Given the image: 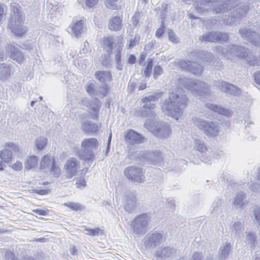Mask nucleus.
<instances>
[{
  "label": "nucleus",
  "instance_id": "obj_1",
  "mask_svg": "<svg viewBox=\"0 0 260 260\" xmlns=\"http://www.w3.org/2000/svg\"><path fill=\"white\" fill-rule=\"evenodd\" d=\"M232 4L225 2L223 4L216 6L213 11L214 13L221 15L226 25H231L245 17L249 9L248 6L243 5L232 11Z\"/></svg>",
  "mask_w": 260,
  "mask_h": 260
},
{
  "label": "nucleus",
  "instance_id": "obj_2",
  "mask_svg": "<svg viewBox=\"0 0 260 260\" xmlns=\"http://www.w3.org/2000/svg\"><path fill=\"white\" fill-rule=\"evenodd\" d=\"M182 85L190 91L196 96H204L209 93V86L208 84L200 80H193L189 79H183L180 77V86ZM181 88L180 87V93ZM188 99L185 94L180 95V117L182 114L181 110L186 107Z\"/></svg>",
  "mask_w": 260,
  "mask_h": 260
},
{
  "label": "nucleus",
  "instance_id": "obj_3",
  "mask_svg": "<svg viewBox=\"0 0 260 260\" xmlns=\"http://www.w3.org/2000/svg\"><path fill=\"white\" fill-rule=\"evenodd\" d=\"M161 110L165 114L179 119V93L178 91L172 92L169 98L165 99L161 105Z\"/></svg>",
  "mask_w": 260,
  "mask_h": 260
},
{
  "label": "nucleus",
  "instance_id": "obj_4",
  "mask_svg": "<svg viewBox=\"0 0 260 260\" xmlns=\"http://www.w3.org/2000/svg\"><path fill=\"white\" fill-rule=\"evenodd\" d=\"M99 146V142L94 138L85 139L81 143L82 149L78 152V155L81 159L84 161H92L94 154L93 150H96Z\"/></svg>",
  "mask_w": 260,
  "mask_h": 260
},
{
  "label": "nucleus",
  "instance_id": "obj_5",
  "mask_svg": "<svg viewBox=\"0 0 260 260\" xmlns=\"http://www.w3.org/2000/svg\"><path fill=\"white\" fill-rule=\"evenodd\" d=\"M162 95L161 92L155 93L151 95L146 96L142 99L141 101L144 104L137 111V114L142 117H153L154 115L153 110L155 108V104Z\"/></svg>",
  "mask_w": 260,
  "mask_h": 260
},
{
  "label": "nucleus",
  "instance_id": "obj_6",
  "mask_svg": "<svg viewBox=\"0 0 260 260\" xmlns=\"http://www.w3.org/2000/svg\"><path fill=\"white\" fill-rule=\"evenodd\" d=\"M24 16L20 13L17 8H13V14L11 15L9 27L11 31L16 36L21 37L27 31L26 26H23Z\"/></svg>",
  "mask_w": 260,
  "mask_h": 260
},
{
  "label": "nucleus",
  "instance_id": "obj_7",
  "mask_svg": "<svg viewBox=\"0 0 260 260\" xmlns=\"http://www.w3.org/2000/svg\"><path fill=\"white\" fill-rule=\"evenodd\" d=\"M194 123L199 129L208 137H215L218 134L219 126L216 122L201 118H196Z\"/></svg>",
  "mask_w": 260,
  "mask_h": 260
},
{
  "label": "nucleus",
  "instance_id": "obj_8",
  "mask_svg": "<svg viewBox=\"0 0 260 260\" xmlns=\"http://www.w3.org/2000/svg\"><path fill=\"white\" fill-rule=\"evenodd\" d=\"M218 49L221 52L222 55L226 57L233 55L242 59L245 58L249 51L248 48L244 46L234 44L229 45L226 47L220 46Z\"/></svg>",
  "mask_w": 260,
  "mask_h": 260
},
{
  "label": "nucleus",
  "instance_id": "obj_9",
  "mask_svg": "<svg viewBox=\"0 0 260 260\" xmlns=\"http://www.w3.org/2000/svg\"><path fill=\"white\" fill-rule=\"evenodd\" d=\"M166 238L162 234L158 232L150 233L147 234L143 239V242L145 248L152 250L158 248L163 244Z\"/></svg>",
  "mask_w": 260,
  "mask_h": 260
},
{
  "label": "nucleus",
  "instance_id": "obj_10",
  "mask_svg": "<svg viewBox=\"0 0 260 260\" xmlns=\"http://www.w3.org/2000/svg\"><path fill=\"white\" fill-rule=\"evenodd\" d=\"M125 177L134 182L142 183L145 181L144 173L142 168L137 166H130L125 169Z\"/></svg>",
  "mask_w": 260,
  "mask_h": 260
},
{
  "label": "nucleus",
  "instance_id": "obj_11",
  "mask_svg": "<svg viewBox=\"0 0 260 260\" xmlns=\"http://www.w3.org/2000/svg\"><path fill=\"white\" fill-rule=\"evenodd\" d=\"M199 40L202 42H225L229 40V35L225 32L209 31L201 36Z\"/></svg>",
  "mask_w": 260,
  "mask_h": 260
},
{
  "label": "nucleus",
  "instance_id": "obj_12",
  "mask_svg": "<svg viewBox=\"0 0 260 260\" xmlns=\"http://www.w3.org/2000/svg\"><path fill=\"white\" fill-rule=\"evenodd\" d=\"M148 216L147 214L137 216L131 223L133 232L137 235L143 234L148 225Z\"/></svg>",
  "mask_w": 260,
  "mask_h": 260
},
{
  "label": "nucleus",
  "instance_id": "obj_13",
  "mask_svg": "<svg viewBox=\"0 0 260 260\" xmlns=\"http://www.w3.org/2000/svg\"><path fill=\"white\" fill-rule=\"evenodd\" d=\"M239 33L244 40L260 48V35L255 31L243 27L239 29Z\"/></svg>",
  "mask_w": 260,
  "mask_h": 260
},
{
  "label": "nucleus",
  "instance_id": "obj_14",
  "mask_svg": "<svg viewBox=\"0 0 260 260\" xmlns=\"http://www.w3.org/2000/svg\"><path fill=\"white\" fill-rule=\"evenodd\" d=\"M216 86L220 91L230 95L237 96L241 93L239 87L225 81H218L216 82Z\"/></svg>",
  "mask_w": 260,
  "mask_h": 260
},
{
  "label": "nucleus",
  "instance_id": "obj_15",
  "mask_svg": "<svg viewBox=\"0 0 260 260\" xmlns=\"http://www.w3.org/2000/svg\"><path fill=\"white\" fill-rule=\"evenodd\" d=\"M180 68L190 72L195 76L201 75L203 71V67L200 64L190 61L180 60Z\"/></svg>",
  "mask_w": 260,
  "mask_h": 260
},
{
  "label": "nucleus",
  "instance_id": "obj_16",
  "mask_svg": "<svg viewBox=\"0 0 260 260\" xmlns=\"http://www.w3.org/2000/svg\"><path fill=\"white\" fill-rule=\"evenodd\" d=\"M176 254V249L170 246H166L163 248L159 247L154 252V255L157 260L172 258Z\"/></svg>",
  "mask_w": 260,
  "mask_h": 260
},
{
  "label": "nucleus",
  "instance_id": "obj_17",
  "mask_svg": "<svg viewBox=\"0 0 260 260\" xmlns=\"http://www.w3.org/2000/svg\"><path fill=\"white\" fill-rule=\"evenodd\" d=\"M135 155L138 157L140 160L143 159L151 161L154 164H156L162 159L160 153L158 151H136Z\"/></svg>",
  "mask_w": 260,
  "mask_h": 260
},
{
  "label": "nucleus",
  "instance_id": "obj_18",
  "mask_svg": "<svg viewBox=\"0 0 260 260\" xmlns=\"http://www.w3.org/2000/svg\"><path fill=\"white\" fill-rule=\"evenodd\" d=\"M82 103L88 108L91 118L94 120L97 119L100 108V101L96 98L91 101L84 99L82 101Z\"/></svg>",
  "mask_w": 260,
  "mask_h": 260
},
{
  "label": "nucleus",
  "instance_id": "obj_19",
  "mask_svg": "<svg viewBox=\"0 0 260 260\" xmlns=\"http://www.w3.org/2000/svg\"><path fill=\"white\" fill-rule=\"evenodd\" d=\"M221 2H223L222 4L225 2L230 3L229 0H198L196 1L194 6L197 11L201 14L208 11L214 4Z\"/></svg>",
  "mask_w": 260,
  "mask_h": 260
},
{
  "label": "nucleus",
  "instance_id": "obj_20",
  "mask_svg": "<svg viewBox=\"0 0 260 260\" xmlns=\"http://www.w3.org/2000/svg\"><path fill=\"white\" fill-rule=\"evenodd\" d=\"M79 168V161L75 158H69L65 165L67 178L70 179L75 176L77 173Z\"/></svg>",
  "mask_w": 260,
  "mask_h": 260
},
{
  "label": "nucleus",
  "instance_id": "obj_21",
  "mask_svg": "<svg viewBox=\"0 0 260 260\" xmlns=\"http://www.w3.org/2000/svg\"><path fill=\"white\" fill-rule=\"evenodd\" d=\"M153 135L158 138L168 137L171 133L170 126L164 122L158 123L152 131Z\"/></svg>",
  "mask_w": 260,
  "mask_h": 260
},
{
  "label": "nucleus",
  "instance_id": "obj_22",
  "mask_svg": "<svg viewBox=\"0 0 260 260\" xmlns=\"http://www.w3.org/2000/svg\"><path fill=\"white\" fill-rule=\"evenodd\" d=\"M7 52L9 57L18 63H21L24 60V55L19 49L12 44L7 46Z\"/></svg>",
  "mask_w": 260,
  "mask_h": 260
},
{
  "label": "nucleus",
  "instance_id": "obj_23",
  "mask_svg": "<svg viewBox=\"0 0 260 260\" xmlns=\"http://www.w3.org/2000/svg\"><path fill=\"white\" fill-rule=\"evenodd\" d=\"M125 140L131 145L140 144L144 142L143 136L133 129H129L125 135Z\"/></svg>",
  "mask_w": 260,
  "mask_h": 260
},
{
  "label": "nucleus",
  "instance_id": "obj_24",
  "mask_svg": "<svg viewBox=\"0 0 260 260\" xmlns=\"http://www.w3.org/2000/svg\"><path fill=\"white\" fill-rule=\"evenodd\" d=\"M190 55L194 58H197L199 60L206 62L209 64H212L213 59L212 54L201 50H194L191 52Z\"/></svg>",
  "mask_w": 260,
  "mask_h": 260
},
{
  "label": "nucleus",
  "instance_id": "obj_25",
  "mask_svg": "<svg viewBox=\"0 0 260 260\" xmlns=\"http://www.w3.org/2000/svg\"><path fill=\"white\" fill-rule=\"evenodd\" d=\"M82 20H77L73 22V24L68 27V32L76 37H78L83 29Z\"/></svg>",
  "mask_w": 260,
  "mask_h": 260
},
{
  "label": "nucleus",
  "instance_id": "obj_26",
  "mask_svg": "<svg viewBox=\"0 0 260 260\" xmlns=\"http://www.w3.org/2000/svg\"><path fill=\"white\" fill-rule=\"evenodd\" d=\"M206 107L214 112L217 113L219 114L225 116L226 117H230L232 115V112L230 110L217 105L207 103L206 105Z\"/></svg>",
  "mask_w": 260,
  "mask_h": 260
},
{
  "label": "nucleus",
  "instance_id": "obj_27",
  "mask_svg": "<svg viewBox=\"0 0 260 260\" xmlns=\"http://www.w3.org/2000/svg\"><path fill=\"white\" fill-rule=\"evenodd\" d=\"M100 125L91 121L86 120L81 123V129L85 133H93L98 131Z\"/></svg>",
  "mask_w": 260,
  "mask_h": 260
},
{
  "label": "nucleus",
  "instance_id": "obj_28",
  "mask_svg": "<svg viewBox=\"0 0 260 260\" xmlns=\"http://www.w3.org/2000/svg\"><path fill=\"white\" fill-rule=\"evenodd\" d=\"M137 204L135 197L132 193H129L126 197L124 209L128 213L135 212Z\"/></svg>",
  "mask_w": 260,
  "mask_h": 260
},
{
  "label": "nucleus",
  "instance_id": "obj_29",
  "mask_svg": "<svg viewBox=\"0 0 260 260\" xmlns=\"http://www.w3.org/2000/svg\"><path fill=\"white\" fill-rule=\"evenodd\" d=\"M10 66L6 63H0V80H7L11 76Z\"/></svg>",
  "mask_w": 260,
  "mask_h": 260
},
{
  "label": "nucleus",
  "instance_id": "obj_30",
  "mask_svg": "<svg viewBox=\"0 0 260 260\" xmlns=\"http://www.w3.org/2000/svg\"><path fill=\"white\" fill-rule=\"evenodd\" d=\"M246 194L243 191L237 193L233 199V204L236 207L241 208L246 202Z\"/></svg>",
  "mask_w": 260,
  "mask_h": 260
},
{
  "label": "nucleus",
  "instance_id": "obj_31",
  "mask_svg": "<svg viewBox=\"0 0 260 260\" xmlns=\"http://www.w3.org/2000/svg\"><path fill=\"white\" fill-rule=\"evenodd\" d=\"M194 149L202 154H207L208 151V147L205 142L202 139H197L194 141Z\"/></svg>",
  "mask_w": 260,
  "mask_h": 260
},
{
  "label": "nucleus",
  "instance_id": "obj_32",
  "mask_svg": "<svg viewBox=\"0 0 260 260\" xmlns=\"http://www.w3.org/2000/svg\"><path fill=\"white\" fill-rule=\"evenodd\" d=\"M231 250L232 248L230 243H225L224 245L221 246L219 251V259L225 260L229 256Z\"/></svg>",
  "mask_w": 260,
  "mask_h": 260
},
{
  "label": "nucleus",
  "instance_id": "obj_33",
  "mask_svg": "<svg viewBox=\"0 0 260 260\" xmlns=\"http://www.w3.org/2000/svg\"><path fill=\"white\" fill-rule=\"evenodd\" d=\"M25 168L27 170H36L37 168H39L37 156L32 155L28 157L25 164Z\"/></svg>",
  "mask_w": 260,
  "mask_h": 260
},
{
  "label": "nucleus",
  "instance_id": "obj_34",
  "mask_svg": "<svg viewBox=\"0 0 260 260\" xmlns=\"http://www.w3.org/2000/svg\"><path fill=\"white\" fill-rule=\"evenodd\" d=\"M95 75L96 78L103 83L110 82L112 79L110 73L107 71H98L95 73Z\"/></svg>",
  "mask_w": 260,
  "mask_h": 260
},
{
  "label": "nucleus",
  "instance_id": "obj_35",
  "mask_svg": "<svg viewBox=\"0 0 260 260\" xmlns=\"http://www.w3.org/2000/svg\"><path fill=\"white\" fill-rule=\"evenodd\" d=\"M54 161V159L50 155H46L44 156L41 159L39 169L44 170L48 169Z\"/></svg>",
  "mask_w": 260,
  "mask_h": 260
},
{
  "label": "nucleus",
  "instance_id": "obj_36",
  "mask_svg": "<svg viewBox=\"0 0 260 260\" xmlns=\"http://www.w3.org/2000/svg\"><path fill=\"white\" fill-rule=\"evenodd\" d=\"M244 59H245L247 63L250 66H260V58L251 53L249 50L248 51L247 55Z\"/></svg>",
  "mask_w": 260,
  "mask_h": 260
},
{
  "label": "nucleus",
  "instance_id": "obj_37",
  "mask_svg": "<svg viewBox=\"0 0 260 260\" xmlns=\"http://www.w3.org/2000/svg\"><path fill=\"white\" fill-rule=\"evenodd\" d=\"M109 28L110 29L118 31L121 28V20L119 16L113 17L109 22Z\"/></svg>",
  "mask_w": 260,
  "mask_h": 260
},
{
  "label": "nucleus",
  "instance_id": "obj_38",
  "mask_svg": "<svg viewBox=\"0 0 260 260\" xmlns=\"http://www.w3.org/2000/svg\"><path fill=\"white\" fill-rule=\"evenodd\" d=\"M162 8L161 11V19H162L161 26L159 28H158L157 29L156 33H155L156 36L158 38H160L162 37L163 34L164 33L165 22H164V21L163 19H165V18H166L165 13L167 9L166 5H165V6L162 5Z\"/></svg>",
  "mask_w": 260,
  "mask_h": 260
},
{
  "label": "nucleus",
  "instance_id": "obj_39",
  "mask_svg": "<svg viewBox=\"0 0 260 260\" xmlns=\"http://www.w3.org/2000/svg\"><path fill=\"white\" fill-rule=\"evenodd\" d=\"M123 45H122V43H117L116 45L117 47V52L115 54V61L117 64V69L118 70H121L123 67V63H122L121 61V50L122 48Z\"/></svg>",
  "mask_w": 260,
  "mask_h": 260
},
{
  "label": "nucleus",
  "instance_id": "obj_40",
  "mask_svg": "<svg viewBox=\"0 0 260 260\" xmlns=\"http://www.w3.org/2000/svg\"><path fill=\"white\" fill-rule=\"evenodd\" d=\"M190 260H215L214 254L209 253L206 255H203L202 252H194Z\"/></svg>",
  "mask_w": 260,
  "mask_h": 260
},
{
  "label": "nucleus",
  "instance_id": "obj_41",
  "mask_svg": "<svg viewBox=\"0 0 260 260\" xmlns=\"http://www.w3.org/2000/svg\"><path fill=\"white\" fill-rule=\"evenodd\" d=\"M0 157L5 162H10L12 158V151L6 147L5 149L0 151Z\"/></svg>",
  "mask_w": 260,
  "mask_h": 260
},
{
  "label": "nucleus",
  "instance_id": "obj_42",
  "mask_svg": "<svg viewBox=\"0 0 260 260\" xmlns=\"http://www.w3.org/2000/svg\"><path fill=\"white\" fill-rule=\"evenodd\" d=\"M115 42V39L113 37L105 38L103 41L104 48H106V51L110 53L112 51L113 45Z\"/></svg>",
  "mask_w": 260,
  "mask_h": 260
},
{
  "label": "nucleus",
  "instance_id": "obj_43",
  "mask_svg": "<svg viewBox=\"0 0 260 260\" xmlns=\"http://www.w3.org/2000/svg\"><path fill=\"white\" fill-rule=\"evenodd\" d=\"M108 91V87L107 84L103 83L102 85L96 89L95 95H98L100 98H104L106 95Z\"/></svg>",
  "mask_w": 260,
  "mask_h": 260
},
{
  "label": "nucleus",
  "instance_id": "obj_44",
  "mask_svg": "<svg viewBox=\"0 0 260 260\" xmlns=\"http://www.w3.org/2000/svg\"><path fill=\"white\" fill-rule=\"evenodd\" d=\"M47 143V139L44 137H40L35 141V146L39 150H43Z\"/></svg>",
  "mask_w": 260,
  "mask_h": 260
},
{
  "label": "nucleus",
  "instance_id": "obj_45",
  "mask_svg": "<svg viewBox=\"0 0 260 260\" xmlns=\"http://www.w3.org/2000/svg\"><path fill=\"white\" fill-rule=\"evenodd\" d=\"M235 231V234L239 237L242 235L244 232V224L240 221L235 222L233 225Z\"/></svg>",
  "mask_w": 260,
  "mask_h": 260
},
{
  "label": "nucleus",
  "instance_id": "obj_46",
  "mask_svg": "<svg viewBox=\"0 0 260 260\" xmlns=\"http://www.w3.org/2000/svg\"><path fill=\"white\" fill-rule=\"evenodd\" d=\"M221 212V201L219 199H216L212 204V213L218 214Z\"/></svg>",
  "mask_w": 260,
  "mask_h": 260
},
{
  "label": "nucleus",
  "instance_id": "obj_47",
  "mask_svg": "<svg viewBox=\"0 0 260 260\" xmlns=\"http://www.w3.org/2000/svg\"><path fill=\"white\" fill-rule=\"evenodd\" d=\"M153 66V60L151 58H149L147 61V66L144 70L143 76L146 78H149L150 77L152 69Z\"/></svg>",
  "mask_w": 260,
  "mask_h": 260
},
{
  "label": "nucleus",
  "instance_id": "obj_48",
  "mask_svg": "<svg viewBox=\"0 0 260 260\" xmlns=\"http://www.w3.org/2000/svg\"><path fill=\"white\" fill-rule=\"evenodd\" d=\"M246 240L251 244V247L255 246V243L256 239V235L252 232H246Z\"/></svg>",
  "mask_w": 260,
  "mask_h": 260
},
{
  "label": "nucleus",
  "instance_id": "obj_49",
  "mask_svg": "<svg viewBox=\"0 0 260 260\" xmlns=\"http://www.w3.org/2000/svg\"><path fill=\"white\" fill-rule=\"evenodd\" d=\"M64 205L74 211H81L83 209L82 206L80 204L78 203L71 202L65 203Z\"/></svg>",
  "mask_w": 260,
  "mask_h": 260
},
{
  "label": "nucleus",
  "instance_id": "obj_50",
  "mask_svg": "<svg viewBox=\"0 0 260 260\" xmlns=\"http://www.w3.org/2000/svg\"><path fill=\"white\" fill-rule=\"evenodd\" d=\"M119 0H106L105 5L108 8L116 9L117 8V2Z\"/></svg>",
  "mask_w": 260,
  "mask_h": 260
},
{
  "label": "nucleus",
  "instance_id": "obj_51",
  "mask_svg": "<svg viewBox=\"0 0 260 260\" xmlns=\"http://www.w3.org/2000/svg\"><path fill=\"white\" fill-rule=\"evenodd\" d=\"M61 170L60 168L56 165L55 161H54L51 167V173L56 176H59Z\"/></svg>",
  "mask_w": 260,
  "mask_h": 260
},
{
  "label": "nucleus",
  "instance_id": "obj_52",
  "mask_svg": "<svg viewBox=\"0 0 260 260\" xmlns=\"http://www.w3.org/2000/svg\"><path fill=\"white\" fill-rule=\"evenodd\" d=\"M85 231H86L85 234L92 236H98L101 231V229L98 228L93 229L87 228L85 229Z\"/></svg>",
  "mask_w": 260,
  "mask_h": 260
},
{
  "label": "nucleus",
  "instance_id": "obj_53",
  "mask_svg": "<svg viewBox=\"0 0 260 260\" xmlns=\"http://www.w3.org/2000/svg\"><path fill=\"white\" fill-rule=\"evenodd\" d=\"M163 73L162 68L159 66L154 67L153 69V78L157 79L158 77Z\"/></svg>",
  "mask_w": 260,
  "mask_h": 260
},
{
  "label": "nucleus",
  "instance_id": "obj_54",
  "mask_svg": "<svg viewBox=\"0 0 260 260\" xmlns=\"http://www.w3.org/2000/svg\"><path fill=\"white\" fill-rule=\"evenodd\" d=\"M86 91L90 95H95L96 89L94 88V84L92 83L87 84Z\"/></svg>",
  "mask_w": 260,
  "mask_h": 260
},
{
  "label": "nucleus",
  "instance_id": "obj_55",
  "mask_svg": "<svg viewBox=\"0 0 260 260\" xmlns=\"http://www.w3.org/2000/svg\"><path fill=\"white\" fill-rule=\"evenodd\" d=\"M254 217L257 223L260 228V208H255L254 210Z\"/></svg>",
  "mask_w": 260,
  "mask_h": 260
},
{
  "label": "nucleus",
  "instance_id": "obj_56",
  "mask_svg": "<svg viewBox=\"0 0 260 260\" xmlns=\"http://www.w3.org/2000/svg\"><path fill=\"white\" fill-rule=\"evenodd\" d=\"M6 147L10 148L13 152H18L19 150L18 146L14 143H9L6 145Z\"/></svg>",
  "mask_w": 260,
  "mask_h": 260
},
{
  "label": "nucleus",
  "instance_id": "obj_57",
  "mask_svg": "<svg viewBox=\"0 0 260 260\" xmlns=\"http://www.w3.org/2000/svg\"><path fill=\"white\" fill-rule=\"evenodd\" d=\"M169 39V40L173 43H177V37L176 36L175 33L172 30H169L168 31Z\"/></svg>",
  "mask_w": 260,
  "mask_h": 260
},
{
  "label": "nucleus",
  "instance_id": "obj_58",
  "mask_svg": "<svg viewBox=\"0 0 260 260\" xmlns=\"http://www.w3.org/2000/svg\"><path fill=\"white\" fill-rule=\"evenodd\" d=\"M11 167L13 170L19 171L22 169V164L19 161H17L12 165Z\"/></svg>",
  "mask_w": 260,
  "mask_h": 260
},
{
  "label": "nucleus",
  "instance_id": "obj_59",
  "mask_svg": "<svg viewBox=\"0 0 260 260\" xmlns=\"http://www.w3.org/2000/svg\"><path fill=\"white\" fill-rule=\"evenodd\" d=\"M32 211L34 213H35L38 215H43V216H46V215H48V210L41 209H36L33 210Z\"/></svg>",
  "mask_w": 260,
  "mask_h": 260
},
{
  "label": "nucleus",
  "instance_id": "obj_60",
  "mask_svg": "<svg viewBox=\"0 0 260 260\" xmlns=\"http://www.w3.org/2000/svg\"><path fill=\"white\" fill-rule=\"evenodd\" d=\"M77 187H85L86 185V182L84 178H79L77 180L76 183Z\"/></svg>",
  "mask_w": 260,
  "mask_h": 260
},
{
  "label": "nucleus",
  "instance_id": "obj_61",
  "mask_svg": "<svg viewBox=\"0 0 260 260\" xmlns=\"http://www.w3.org/2000/svg\"><path fill=\"white\" fill-rule=\"evenodd\" d=\"M98 2V0H86L85 4L86 7L89 8H91L95 6Z\"/></svg>",
  "mask_w": 260,
  "mask_h": 260
},
{
  "label": "nucleus",
  "instance_id": "obj_62",
  "mask_svg": "<svg viewBox=\"0 0 260 260\" xmlns=\"http://www.w3.org/2000/svg\"><path fill=\"white\" fill-rule=\"evenodd\" d=\"M5 8H6V6L4 5L0 4V22L2 20L5 15Z\"/></svg>",
  "mask_w": 260,
  "mask_h": 260
},
{
  "label": "nucleus",
  "instance_id": "obj_63",
  "mask_svg": "<svg viewBox=\"0 0 260 260\" xmlns=\"http://www.w3.org/2000/svg\"><path fill=\"white\" fill-rule=\"evenodd\" d=\"M253 76L255 83L260 85V71L255 73Z\"/></svg>",
  "mask_w": 260,
  "mask_h": 260
},
{
  "label": "nucleus",
  "instance_id": "obj_64",
  "mask_svg": "<svg viewBox=\"0 0 260 260\" xmlns=\"http://www.w3.org/2000/svg\"><path fill=\"white\" fill-rule=\"evenodd\" d=\"M7 260H15L14 255L11 252H8L6 254Z\"/></svg>",
  "mask_w": 260,
  "mask_h": 260
}]
</instances>
